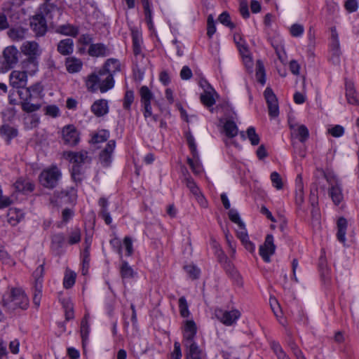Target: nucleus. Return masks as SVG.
Returning a JSON list of instances; mask_svg holds the SVG:
<instances>
[{
  "instance_id": "f257e3e1",
  "label": "nucleus",
  "mask_w": 359,
  "mask_h": 359,
  "mask_svg": "<svg viewBox=\"0 0 359 359\" xmlns=\"http://www.w3.org/2000/svg\"><path fill=\"white\" fill-rule=\"evenodd\" d=\"M3 303L8 311L25 310L28 308L29 299L22 289L16 287L11 290L8 297L4 298Z\"/></svg>"
},
{
  "instance_id": "f03ea898",
  "label": "nucleus",
  "mask_w": 359,
  "mask_h": 359,
  "mask_svg": "<svg viewBox=\"0 0 359 359\" xmlns=\"http://www.w3.org/2000/svg\"><path fill=\"white\" fill-rule=\"evenodd\" d=\"M324 177L329 184L328 194L334 205H339L344 200V194L341 183L332 173L324 172Z\"/></svg>"
},
{
  "instance_id": "7ed1b4c3",
  "label": "nucleus",
  "mask_w": 359,
  "mask_h": 359,
  "mask_svg": "<svg viewBox=\"0 0 359 359\" xmlns=\"http://www.w3.org/2000/svg\"><path fill=\"white\" fill-rule=\"evenodd\" d=\"M18 50L13 46L6 47L0 57V73H6L18 62Z\"/></svg>"
},
{
  "instance_id": "20e7f679",
  "label": "nucleus",
  "mask_w": 359,
  "mask_h": 359,
  "mask_svg": "<svg viewBox=\"0 0 359 359\" xmlns=\"http://www.w3.org/2000/svg\"><path fill=\"white\" fill-rule=\"evenodd\" d=\"M18 93L21 100V107L23 111L31 113L40 109L41 105L39 104L31 103L34 97L30 92V89L22 87L19 88Z\"/></svg>"
},
{
  "instance_id": "39448f33",
  "label": "nucleus",
  "mask_w": 359,
  "mask_h": 359,
  "mask_svg": "<svg viewBox=\"0 0 359 359\" xmlns=\"http://www.w3.org/2000/svg\"><path fill=\"white\" fill-rule=\"evenodd\" d=\"M60 176L59 169L57 167H53L43 170L39 176V180L43 187L52 189L56 186Z\"/></svg>"
},
{
  "instance_id": "423d86ee",
  "label": "nucleus",
  "mask_w": 359,
  "mask_h": 359,
  "mask_svg": "<svg viewBox=\"0 0 359 359\" xmlns=\"http://www.w3.org/2000/svg\"><path fill=\"white\" fill-rule=\"evenodd\" d=\"M66 158L70 162L74 163L76 165L72 168V176L75 177L76 172H79V166L81 164L89 163L91 161V158L88 155L86 151H81L79 152H67L65 154Z\"/></svg>"
},
{
  "instance_id": "0eeeda50",
  "label": "nucleus",
  "mask_w": 359,
  "mask_h": 359,
  "mask_svg": "<svg viewBox=\"0 0 359 359\" xmlns=\"http://www.w3.org/2000/svg\"><path fill=\"white\" fill-rule=\"evenodd\" d=\"M264 95L267 103L269 114L272 118H276L279 114V107L278 99L269 87L266 88L264 92Z\"/></svg>"
},
{
  "instance_id": "6e6552de",
  "label": "nucleus",
  "mask_w": 359,
  "mask_h": 359,
  "mask_svg": "<svg viewBox=\"0 0 359 359\" xmlns=\"http://www.w3.org/2000/svg\"><path fill=\"white\" fill-rule=\"evenodd\" d=\"M276 245L273 243V236L268 234L265 238L264 244L261 245L259 248V253L262 258L266 262H270V257L275 253Z\"/></svg>"
},
{
  "instance_id": "1a4fd4ad",
  "label": "nucleus",
  "mask_w": 359,
  "mask_h": 359,
  "mask_svg": "<svg viewBox=\"0 0 359 359\" xmlns=\"http://www.w3.org/2000/svg\"><path fill=\"white\" fill-rule=\"evenodd\" d=\"M109 72H107L103 68L97 73H93L88 76L86 81V85L88 90L95 92L99 89L101 83H104V77Z\"/></svg>"
},
{
  "instance_id": "9d476101",
  "label": "nucleus",
  "mask_w": 359,
  "mask_h": 359,
  "mask_svg": "<svg viewBox=\"0 0 359 359\" xmlns=\"http://www.w3.org/2000/svg\"><path fill=\"white\" fill-rule=\"evenodd\" d=\"M215 314L221 323L228 326L233 324L241 316L238 310L226 311L220 309H215Z\"/></svg>"
},
{
  "instance_id": "9b49d317",
  "label": "nucleus",
  "mask_w": 359,
  "mask_h": 359,
  "mask_svg": "<svg viewBox=\"0 0 359 359\" xmlns=\"http://www.w3.org/2000/svg\"><path fill=\"white\" fill-rule=\"evenodd\" d=\"M141 96V102L144 105V116L145 118L152 116L154 121H156L155 116H152L151 100L153 98V94L148 88V87L144 86L140 88V90Z\"/></svg>"
},
{
  "instance_id": "f8f14e48",
  "label": "nucleus",
  "mask_w": 359,
  "mask_h": 359,
  "mask_svg": "<svg viewBox=\"0 0 359 359\" xmlns=\"http://www.w3.org/2000/svg\"><path fill=\"white\" fill-rule=\"evenodd\" d=\"M62 135L65 144L76 145L79 141V133L73 125L65 126L62 128Z\"/></svg>"
},
{
  "instance_id": "ddd939ff",
  "label": "nucleus",
  "mask_w": 359,
  "mask_h": 359,
  "mask_svg": "<svg viewBox=\"0 0 359 359\" xmlns=\"http://www.w3.org/2000/svg\"><path fill=\"white\" fill-rule=\"evenodd\" d=\"M30 26L37 36H43L47 32L46 20L41 15H35L31 20Z\"/></svg>"
},
{
  "instance_id": "4468645a",
  "label": "nucleus",
  "mask_w": 359,
  "mask_h": 359,
  "mask_svg": "<svg viewBox=\"0 0 359 359\" xmlns=\"http://www.w3.org/2000/svg\"><path fill=\"white\" fill-rule=\"evenodd\" d=\"M116 142L114 140H109L105 148L100 154V161L103 166H108L111 161L112 153L115 149Z\"/></svg>"
},
{
  "instance_id": "2eb2a0df",
  "label": "nucleus",
  "mask_w": 359,
  "mask_h": 359,
  "mask_svg": "<svg viewBox=\"0 0 359 359\" xmlns=\"http://www.w3.org/2000/svg\"><path fill=\"white\" fill-rule=\"evenodd\" d=\"M27 74L25 72L13 71L10 75V83L17 88L25 87L27 85Z\"/></svg>"
},
{
  "instance_id": "dca6fc26",
  "label": "nucleus",
  "mask_w": 359,
  "mask_h": 359,
  "mask_svg": "<svg viewBox=\"0 0 359 359\" xmlns=\"http://www.w3.org/2000/svg\"><path fill=\"white\" fill-rule=\"evenodd\" d=\"M21 51L28 57L35 56L38 57L41 55V50L39 49V44L35 41H27L24 42L21 46Z\"/></svg>"
},
{
  "instance_id": "f3484780",
  "label": "nucleus",
  "mask_w": 359,
  "mask_h": 359,
  "mask_svg": "<svg viewBox=\"0 0 359 359\" xmlns=\"http://www.w3.org/2000/svg\"><path fill=\"white\" fill-rule=\"evenodd\" d=\"M88 53L92 57H106L109 55L108 47L102 43L90 44Z\"/></svg>"
},
{
  "instance_id": "a211bd4d",
  "label": "nucleus",
  "mask_w": 359,
  "mask_h": 359,
  "mask_svg": "<svg viewBox=\"0 0 359 359\" xmlns=\"http://www.w3.org/2000/svg\"><path fill=\"white\" fill-rule=\"evenodd\" d=\"M207 88H205V93L201 95V101L206 107H210L215 103V95L216 92L208 82H205Z\"/></svg>"
},
{
  "instance_id": "6ab92c4d",
  "label": "nucleus",
  "mask_w": 359,
  "mask_h": 359,
  "mask_svg": "<svg viewBox=\"0 0 359 359\" xmlns=\"http://www.w3.org/2000/svg\"><path fill=\"white\" fill-rule=\"evenodd\" d=\"M196 334V325L193 320H187L184 325V346L187 344L195 343L194 338Z\"/></svg>"
},
{
  "instance_id": "aec40b11",
  "label": "nucleus",
  "mask_w": 359,
  "mask_h": 359,
  "mask_svg": "<svg viewBox=\"0 0 359 359\" xmlns=\"http://www.w3.org/2000/svg\"><path fill=\"white\" fill-rule=\"evenodd\" d=\"M91 110L97 116H102L109 111L108 103L106 100L95 101L91 106Z\"/></svg>"
},
{
  "instance_id": "412c9836",
  "label": "nucleus",
  "mask_w": 359,
  "mask_h": 359,
  "mask_svg": "<svg viewBox=\"0 0 359 359\" xmlns=\"http://www.w3.org/2000/svg\"><path fill=\"white\" fill-rule=\"evenodd\" d=\"M98 204L100 207L99 215L104 220L107 224H110L112 219L108 210L109 203L107 198L102 197L98 201Z\"/></svg>"
},
{
  "instance_id": "4be33fe9",
  "label": "nucleus",
  "mask_w": 359,
  "mask_h": 359,
  "mask_svg": "<svg viewBox=\"0 0 359 359\" xmlns=\"http://www.w3.org/2000/svg\"><path fill=\"white\" fill-rule=\"evenodd\" d=\"M57 51L62 55H69L74 51V41L72 39L61 40L57 47Z\"/></svg>"
},
{
  "instance_id": "5701e85b",
  "label": "nucleus",
  "mask_w": 359,
  "mask_h": 359,
  "mask_svg": "<svg viewBox=\"0 0 359 359\" xmlns=\"http://www.w3.org/2000/svg\"><path fill=\"white\" fill-rule=\"evenodd\" d=\"M304 201V197L302 177L301 175H298L296 178L295 203L297 206L300 207L303 204Z\"/></svg>"
},
{
  "instance_id": "b1692460",
  "label": "nucleus",
  "mask_w": 359,
  "mask_h": 359,
  "mask_svg": "<svg viewBox=\"0 0 359 359\" xmlns=\"http://www.w3.org/2000/svg\"><path fill=\"white\" fill-rule=\"evenodd\" d=\"M348 222L344 217H340L337 221V233L338 241L344 245H346V233Z\"/></svg>"
},
{
  "instance_id": "393cba45",
  "label": "nucleus",
  "mask_w": 359,
  "mask_h": 359,
  "mask_svg": "<svg viewBox=\"0 0 359 359\" xmlns=\"http://www.w3.org/2000/svg\"><path fill=\"white\" fill-rule=\"evenodd\" d=\"M38 67L39 62L35 56L28 57L22 62V67L25 69L23 72H25L26 74H34L38 71Z\"/></svg>"
},
{
  "instance_id": "a878e982",
  "label": "nucleus",
  "mask_w": 359,
  "mask_h": 359,
  "mask_svg": "<svg viewBox=\"0 0 359 359\" xmlns=\"http://www.w3.org/2000/svg\"><path fill=\"white\" fill-rule=\"evenodd\" d=\"M65 66L68 72L76 73L81 69L83 63L81 60L74 57H70L66 58Z\"/></svg>"
},
{
  "instance_id": "bb28decb",
  "label": "nucleus",
  "mask_w": 359,
  "mask_h": 359,
  "mask_svg": "<svg viewBox=\"0 0 359 359\" xmlns=\"http://www.w3.org/2000/svg\"><path fill=\"white\" fill-rule=\"evenodd\" d=\"M55 32L62 35L75 37L79 34V29L70 24L59 25Z\"/></svg>"
},
{
  "instance_id": "cd10ccee",
  "label": "nucleus",
  "mask_w": 359,
  "mask_h": 359,
  "mask_svg": "<svg viewBox=\"0 0 359 359\" xmlns=\"http://www.w3.org/2000/svg\"><path fill=\"white\" fill-rule=\"evenodd\" d=\"M15 188L18 191L26 192L34 190V185L29 180L23 178H19L14 184Z\"/></svg>"
},
{
  "instance_id": "c85d7f7f",
  "label": "nucleus",
  "mask_w": 359,
  "mask_h": 359,
  "mask_svg": "<svg viewBox=\"0 0 359 359\" xmlns=\"http://www.w3.org/2000/svg\"><path fill=\"white\" fill-rule=\"evenodd\" d=\"M346 96L349 104L359 105L358 95L356 94L351 83H346Z\"/></svg>"
},
{
  "instance_id": "c756f323",
  "label": "nucleus",
  "mask_w": 359,
  "mask_h": 359,
  "mask_svg": "<svg viewBox=\"0 0 359 359\" xmlns=\"http://www.w3.org/2000/svg\"><path fill=\"white\" fill-rule=\"evenodd\" d=\"M234 41L236 43L241 54L245 57V62H250V58L248 57L249 50L245 41L239 34L234 36Z\"/></svg>"
},
{
  "instance_id": "7c9ffc66",
  "label": "nucleus",
  "mask_w": 359,
  "mask_h": 359,
  "mask_svg": "<svg viewBox=\"0 0 359 359\" xmlns=\"http://www.w3.org/2000/svg\"><path fill=\"white\" fill-rule=\"evenodd\" d=\"M88 314H86L81 323V336L82 338V344L85 348L89 334V325L88 322Z\"/></svg>"
},
{
  "instance_id": "2f4dec72",
  "label": "nucleus",
  "mask_w": 359,
  "mask_h": 359,
  "mask_svg": "<svg viewBox=\"0 0 359 359\" xmlns=\"http://www.w3.org/2000/svg\"><path fill=\"white\" fill-rule=\"evenodd\" d=\"M0 135L9 142L12 138L17 136L18 130L8 125H3L0 128Z\"/></svg>"
},
{
  "instance_id": "473e14b6",
  "label": "nucleus",
  "mask_w": 359,
  "mask_h": 359,
  "mask_svg": "<svg viewBox=\"0 0 359 359\" xmlns=\"http://www.w3.org/2000/svg\"><path fill=\"white\" fill-rule=\"evenodd\" d=\"M43 273V265H39L33 273L35 278L34 291L41 292L42 289V276Z\"/></svg>"
},
{
  "instance_id": "72a5a7b5",
  "label": "nucleus",
  "mask_w": 359,
  "mask_h": 359,
  "mask_svg": "<svg viewBox=\"0 0 359 359\" xmlns=\"http://www.w3.org/2000/svg\"><path fill=\"white\" fill-rule=\"evenodd\" d=\"M27 30L22 27H18L11 29L8 32V36L13 41L22 40L26 35Z\"/></svg>"
},
{
  "instance_id": "f704fd0d",
  "label": "nucleus",
  "mask_w": 359,
  "mask_h": 359,
  "mask_svg": "<svg viewBox=\"0 0 359 359\" xmlns=\"http://www.w3.org/2000/svg\"><path fill=\"white\" fill-rule=\"evenodd\" d=\"M224 130L229 137H233L237 135L238 129L234 121L228 120L224 123Z\"/></svg>"
},
{
  "instance_id": "c9c22d12",
  "label": "nucleus",
  "mask_w": 359,
  "mask_h": 359,
  "mask_svg": "<svg viewBox=\"0 0 359 359\" xmlns=\"http://www.w3.org/2000/svg\"><path fill=\"white\" fill-rule=\"evenodd\" d=\"M187 348L186 359H193L201 356V351L196 343L185 345Z\"/></svg>"
},
{
  "instance_id": "e433bc0d",
  "label": "nucleus",
  "mask_w": 359,
  "mask_h": 359,
  "mask_svg": "<svg viewBox=\"0 0 359 359\" xmlns=\"http://www.w3.org/2000/svg\"><path fill=\"white\" fill-rule=\"evenodd\" d=\"M103 69L109 73L115 74L116 72L120 71V63L118 60L116 59H108L104 64Z\"/></svg>"
},
{
  "instance_id": "4c0bfd02",
  "label": "nucleus",
  "mask_w": 359,
  "mask_h": 359,
  "mask_svg": "<svg viewBox=\"0 0 359 359\" xmlns=\"http://www.w3.org/2000/svg\"><path fill=\"white\" fill-rule=\"evenodd\" d=\"M114 86V81L113 75L111 73L107 74L104 77V83H101V86H99V89L101 93H105L107 90L111 89Z\"/></svg>"
},
{
  "instance_id": "58836bf2",
  "label": "nucleus",
  "mask_w": 359,
  "mask_h": 359,
  "mask_svg": "<svg viewBox=\"0 0 359 359\" xmlns=\"http://www.w3.org/2000/svg\"><path fill=\"white\" fill-rule=\"evenodd\" d=\"M109 137V132L107 130H101L93 136L90 142L93 144L101 143L107 141Z\"/></svg>"
},
{
  "instance_id": "ea45409f",
  "label": "nucleus",
  "mask_w": 359,
  "mask_h": 359,
  "mask_svg": "<svg viewBox=\"0 0 359 359\" xmlns=\"http://www.w3.org/2000/svg\"><path fill=\"white\" fill-rule=\"evenodd\" d=\"M256 76L257 81L264 85L266 82L265 71L263 62L261 60H257L256 64Z\"/></svg>"
},
{
  "instance_id": "a19ab883",
  "label": "nucleus",
  "mask_w": 359,
  "mask_h": 359,
  "mask_svg": "<svg viewBox=\"0 0 359 359\" xmlns=\"http://www.w3.org/2000/svg\"><path fill=\"white\" fill-rule=\"evenodd\" d=\"M76 276L74 271H67L63 280L64 287L67 289L72 287L75 283Z\"/></svg>"
},
{
  "instance_id": "79ce46f5",
  "label": "nucleus",
  "mask_w": 359,
  "mask_h": 359,
  "mask_svg": "<svg viewBox=\"0 0 359 359\" xmlns=\"http://www.w3.org/2000/svg\"><path fill=\"white\" fill-rule=\"evenodd\" d=\"M121 275L123 278H131L135 276L133 269L126 261L122 262V265L121 266Z\"/></svg>"
},
{
  "instance_id": "37998d69",
  "label": "nucleus",
  "mask_w": 359,
  "mask_h": 359,
  "mask_svg": "<svg viewBox=\"0 0 359 359\" xmlns=\"http://www.w3.org/2000/svg\"><path fill=\"white\" fill-rule=\"evenodd\" d=\"M141 42L142 39L138 32H133V44L134 54L137 55L141 53Z\"/></svg>"
},
{
  "instance_id": "c03bdc74",
  "label": "nucleus",
  "mask_w": 359,
  "mask_h": 359,
  "mask_svg": "<svg viewBox=\"0 0 359 359\" xmlns=\"http://www.w3.org/2000/svg\"><path fill=\"white\" fill-rule=\"evenodd\" d=\"M184 182L187 187V188L190 190V191L194 195L198 196L200 194V190L198 186L196 185L194 180L190 176H186L184 177Z\"/></svg>"
},
{
  "instance_id": "a18cd8bd",
  "label": "nucleus",
  "mask_w": 359,
  "mask_h": 359,
  "mask_svg": "<svg viewBox=\"0 0 359 359\" xmlns=\"http://www.w3.org/2000/svg\"><path fill=\"white\" fill-rule=\"evenodd\" d=\"M271 346L278 359H290L278 343L273 341Z\"/></svg>"
},
{
  "instance_id": "49530a36",
  "label": "nucleus",
  "mask_w": 359,
  "mask_h": 359,
  "mask_svg": "<svg viewBox=\"0 0 359 359\" xmlns=\"http://www.w3.org/2000/svg\"><path fill=\"white\" fill-rule=\"evenodd\" d=\"M247 137L252 145H257L259 143V136L256 133L255 128L252 126L249 127L246 131Z\"/></svg>"
},
{
  "instance_id": "de8ad7c7",
  "label": "nucleus",
  "mask_w": 359,
  "mask_h": 359,
  "mask_svg": "<svg viewBox=\"0 0 359 359\" xmlns=\"http://www.w3.org/2000/svg\"><path fill=\"white\" fill-rule=\"evenodd\" d=\"M295 132L297 133L296 135L301 142H304L309 138V130L304 125L299 126Z\"/></svg>"
},
{
  "instance_id": "09e8293b",
  "label": "nucleus",
  "mask_w": 359,
  "mask_h": 359,
  "mask_svg": "<svg viewBox=\"0 0 359 359\" xmlns=\"http://www.w3.org/2000/svg\"><path fill=\"white\" fill-rule=\"evenodd\" d=\"M65 241V236L62 233L55 234L52 236V248L54 250H59L62 248Z\"/></svg>"
},
{
  "instance_id": "8fccbe9b",
  "label": "nucleus",
  "mask_w": 359,
  "mask_h": 359,
  "mask_svg": "<svg viewBox=\"0 0 359 359\" xmlns=\"http://www.w3.org/2000/svg\"><path fill=\"white\" fill-rule=\"evenodd\" d=\"M39 123V118L34 115H28L25 118V128L27 129H32L36 127Z\"/></svg>"
},
{
  "instance_id": "3c124183",
  "label": "nucleus",
  "mask_w": 359,
  "mask_h": 359,
  "mask_svg": "<svg viewBox=\"0 0 359 359\" xmlns=\"http://www.w3.org/2000/svg\"><path fill=\"white\" fill-rule=\"evenodd\" d=\"M273 186L280 190L283 188V184L280 175L277 172H273L270 176Z\"/></svg>"
},
{
  "instance_id": "603ef678",
  "label": "nucleus",
  "mask_w": 359,
  "mask_h": 359,
  "mask_svg": "<svg viewBox=\"0 0 359 359\" xmlns=\"http://www.w3.org/2000/svg\"><path fill=\"white\" fill-rule=\"evenodd\" d=\"M184 269L189 278L192 279H196L198 278L200 274V270L194 265H187L184 266Z\"/></svg>"
},
{
  "instance_id": "864d4df0",
  "label": "nucleus",
  "mask_w": 359,
  "mask_h": 359,
  "mask_svg": "<svg viewBox=\"0 0 359 359\" xmlns=\"http://www.w3.org/2000/svg\"><path fill=\"white\" fill-rule=\"evenodd\" d=\"M63 307L65 312V318L67 320H69L74 318V309L73 304L69 301L63 302Z\"/></svg>"
},
{
  "instance_id": "5fc2aeb1",
  "label": "nucleus",
  "mask_w": 359,
  "mask_h": 359,
  "mask_svg": "<svg viewBox=\"0 0 359 359\" xmlns=\"http://www.w3.org/2000/svg\"><path fill=\"white\" fill-rule=\"evenodd\" d=\"M179 308L180 312L182 317H187L189 314L188 304L184 297H181L179 299Z\"/></svg>"
},
{
  "instance_id": "6e6d98bb",
  "label": "nucleus",
  "mask_w": 359,
  "mask_h": 359,
  "mask_svg": "<svg viewBox=\"0 0 359 359\" xmlns=\"http://www.w3.org/2000/svg\"><path fill=\"white\" fill-rule=\"evenodd\" d=\"M328 133L334 137H340L344 134V128L340 125H335L328 129Z\"/></svg>"
},
{
  "instance_id": "4d7b16f0",
  "label": "nucleus",
  "mask_w": 359,
  "mask_h": 359,
  "mask_svg": "<svg viewBox=\"0 0 359 359\" xmlns=\"http://www.w3.org/2000/svg\"><path fill=\"white\" fill-rule=\"evenodd\" d=\"M81 241V231L79 229H74L70 233L69 236L68 243L70 245H74L79 243Z\"/></svg>"
},
{
  "instance_id": "13d9d810",
  "label": "nucleus",
  "mask_w": 359,
  "mask_h": 359,
  "mask_svg": "<svg viewBox=\"0 0 359 359\" xmlns=\"http://www.w3.org/2000/svg\"><path fill=\"white\" fill-rule=\"evenodd\" d=\"M228 215L230 220L236 224L238 226H243L244 222L241 219L240 215L236 210H229Z\"/></svg>"
},
{
  "instance_id": "bf43d9fd",
  "label": "nucleus",
  "mask_w": 359,
  "mask_h": 359,
  "mask_svg": "<svg viewBox=\"0 0 359 359\" xmlns=\"http://www.w3.org/2000/svg\"><path fill=\"white\" fill-rule=\"evenodd\" d=\"M219 21L222 24L229 27L230 29H233L235 27L234 24L231 22L230 16H229V13L226 12H223L222 14L219 15Z\"/></svg>"
},
{
  "instance_id": "052dcab7",
  "label": "nucleus",
  "mask_w": 359,
  "mask_h": 359,
  "mask_svg": "<svg viewBox=\"0 0 359 359\" xmlns=\"http://www.w3.org/2000/svg\"><path fill=\"white\" fill-rule=\"evenodd\" d=\"M304 32V26L300 24H294L290 27V34L292 36L298 37Z\"/></svg>"
},
{
  "instance_id": "680f3d73",
  "label": "nucleus",
  "mask_w": 359,
  "mask_h": 359,
  "mask_svg": "<svg viewBox=\"0 0 359 359\" xmlns=\"http://www.w3.org/2000/svg\"><path fill=\"white\" fill-rule=\"evenodd\" d=\"M134 100V93L132 90L126 91L123 99V107L126 109H129L131 104Z\"/></svg>"
},
{
  "instance_id": "e2e57ef3",
  "label": "nucleus",
  "mask_w": 359,
  "mask_h": 359,
  "mask_svg": "<svg viewBox=\"0 0 359 359\" xmlns=\"http://www.w3.org/2000/svg\"><path fill=\"white\" fill-rule=\"evenodd\" d=\"M236 233L238 238L241 240V242L245 241L247 239H249L245 224H243V226H238Z\"/></svg>"
},
{
  "instance_id": "0e129e2a",
  "label": "nucleus",
  "mask_w": 359,
  "mask_h": 359,
  "mask_svg": "<svg viewBox=\"0 0 359 359\" xmlns=\"http://www.w3.org/2000/svg\"><path fill=\"white\" fill-rule=\"evenodd\" d=\"M315 201L311 202V205L313 207L311 210V217L313 219V222L319 224H320V214L319 212L318 208L315 207Z\"/></svg>"
},
{
  "instance_id": "69168bd1",
  "label": "nucleus",
  "mask_w": 359,
  "mask_h": 359,
  "mask_svg": "<svg viewBox=\"0 0 359 359\" xmlns=\"http://www.w3.org/2000/svg\"><path fill=\"white\" fill-rule=\"evenodd\" d=\"M187 162L195 175H199L201 172L202 169L198 162L194 161L189 158L187 159Z\"/></svg>"
},
{
  "instance_id": "338daca9",
  "label": "nucleus",
  "mask_w": 359,
  "mask_h": 359,
  "mask_svg": "<svg viewBox=\"0 0 359 359\" xmlns=\"http://www.w3.org/2000/svg\"><path fill=\"white\" fill-rule=\"evenodd\" d=\"M46 114L53 118H55L59 116L60 110L57 106L50 105L46 107Z\"/></svg>"
},
{
  "instance_id": "774afa93",
  "label": "nucleus",
  "mask_w": 359,
  "mask_h": 359,
  "mask_svg": "<svg viewBox=\"0 0 359 359\" xmlns=\"http://www.w3.org/2000/svg\"><path fill=\"white\" fill-rule=\"evenodd\" d=\"M345 8L349 13H353L357 11L358 5L356 0H347L345 2Z\"/></svg>"
}]
</instances>
